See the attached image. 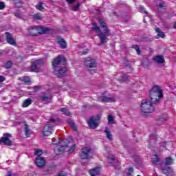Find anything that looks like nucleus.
Masks as SVG:
<instances>
[{
    "instance_id": "nucleus-1",
    "label": "nucleus",
    "mask_w": 176,
    "mask_h": 176,
    "mask_svg": "<svg viewBox=\"0 0 176 176\" xmlns=\"http://www.w3.org/2000/svg\"><path fill=\"white\" fill-rule=\"evenodd\" d=\"M98 23L101 27L103 28L104 32H101L100 27L97 25V23H93L92 30L96 32L98 36H99L100 40V43L104 44L108 42V36H111V30L107 27V23L102 19H98Z\"/></svg>"
},
{
    "instance_id": "nucleus-2",
    "label": "nucleus",
    "mask_w": 176,
    "mask_h": 176,
    "mask_svg": "<svg viewBox=\"0 0 176 176\" xmlns=\"http://www.w3.org/2000/svg\"><path fill=\"white\" fill-rule=\"evenodd\" d=\"M67 59L63 56H58L52 62V65L54 67V74L56 75L58 78H63V75L67 72V67H61V65H65V62Z\"/></svg>"
},
{
    "instance_id": "nucleus-3",
    "label": "nucleus",
    "mask_w": 176,
    "mask_h": 176,
    "mask_svg": "<svg viewBox=\"0 0 176 176\" xmlns=\"http://www.w3.org/2000/svg\"><path fill=\"white\" fill-rule=\"evenodd\" d=\"M150 98L153 104H159L160 98H163V91L159 86H154L150 91Z\"/></svg>"
},
{
    "instance_id": "nucleus-4",
    "label": "nucleus",
    "mask_w": 176,
    "mask_h": 176,
    "mask_svg": "<svg viewBox=\"0 0 176 176\" xmlns=\"http://www.w3.org/2000/svg\"><path fill=\"white\" fill-rule=\"evenodd\" d=\"M153 103L152 100L149 101L146 99H144L140 105L141 111L143 113H152L155 111V107H153Z\"/></svg>"
},
{
    "instance_id": "nucleus-5",
    "label": "nucleus",
    "mask_w": 176,
    "mask_h": 176,
    "mask_svg": "<svg viewBox=\"0 0 176 176\" xmlns=\"http://www.w3.org/2000/svg\"><path fill=\"white\" fill-rule=\"evenodd\" d=\"M69 142L67 139H64L63 140H61L60 142V145L61 147H56L55 148V151H58V152L60 153V152H64L65 150V148H69V153H72L74 151H75V148L76 145L75 144L72 145H69Z\"/></svg>"
},
{
    "instance_id": "nucleus-6",
    "label": "nucleus",
    "mask_w": 176,
    "mask_h": 176,
    "mask_svg": "<svg viewBox=\"0 0 176 176\" xmlns=\"http://www.w3.org/2000/svg\"><path fill=\"white\" fill-rule=\"evenodd\" d=\"M38 31H42L43 34H46V32H49V28L45 27H36L32 26L28 29V34L33 36H35L39 34Z\"/></svg>"
},
{
    "instance_id": "nucleus-7",
    "label": "nucleus",
    "mask_w": 176,
    "mask_h": 176,
    "mask_svg": "<svg viewBox=\"0 0 176 176\" xmlns=\"http://www.w3.org/2000/svg\"><path fill=\"white\" fill-rule=\"evenodd\" d=\"M80 159H91L93 157V151L89 147H85L81 149L80 153Z\"/></svg>"
},
{
    "instance_id": "nucleus-8",
    "label": "nucleus",
    "mask_w": 176,
    "mask_h": 176,
    "mask_svg": "<svg viewBox=\"0 0 176 176\" xmlns=\"http://www.w3.org/2000/svg\"><path fill=\"white\" fill-rule=\"evenodd\" d=\"M100 120H101V117L99 115L91 117L88 121V124L91 129L95 130L100 125Z\"/></svg>"
},
{
    "instance_id": "nucleus-9",
    "label": "nucleus",
    "mask_w": 176,
    "mask_h": 176,
    "mask_svg": "<svg viewBox=\"0 0 176 176\" xmlns=\"http://www.w3.org/2000/svg\"><path fill=\"white\" fill-rule=\"evenodd\" d=\"M3 137H1L0 139V144H4V145H7L8 146H12L13 145V142L10 140L9 138H12V134L9 133H3Z\"/></svg>"
},
{
    "instance_id": "nucleus-10",
    "label": "nucleus",
    "mask_w": 176,
    "mask_h": 176,
    "mask_svg": "<svg viewBox=\"0 0 176 176\" xmlns=\"http://www.w3.org/2000/svg\"><path fill=\"white\" fill-rule=\"evenodd\" d=\"M43 65V60H37L32 64L31 71L32 72H39V67Z\"/></svg>"
},
{
    "instance_id": "nucleus-11",
    "label": "nucleus",
    "mask_w": 176,
    "mask_h": 176,
    "mask_svg": "<svg viewBox=\"0 0 176 176\" xmlns=\"http://www.w3.org/2000/svg\"><path fill=\"white\" fill-rule=\"evenodd\" d=\"M160 168L163 174H166L167 176L173 175V168H171V166H168V165H166L164 164H160Z\"/></svg>"
},
{
    "instance_id": "nucleus-12",
    "label": "nucleus",
    "mask_w": 176,
    "mask_h": 176,
    "mask_svg": "<svg viewBox=\"0 0 176 176\" xmlns=\"http://www.w3.org/2000/svg\"><path fill=\"white\" fill-rule=\"evenodd\" d=\"M6 35V39L7 42L9 43V45H12V46H16L17 43H16V38H14V36H13V34H12L9 32H6L5 33Z\"/></svg>"
},
{
    "instance_id": "nucleus-13",
    "label": "nucleus",
    "mask_w": 176,
    "mask_h": 176,
    "mask_svg": "<svg viewBox=\"0 0 176 176\" xmlns=\"http://www.w3.org/2000/svg\"><path fill=\"white\" fill-rule=\"evenodd\" d=\"M54 127V124H47L44 126L43 131V135L44 137H49V135H52V130Z\"/></svg>"
},
{
    "instance_id": "nucleus-14",
    "label": "nucleus",
    "mask_w": 176,
    "mask_h": 176,
    "mask_svg": "<svg viewBox=\"0 0 176 176\" xmlns=\"http://www.w3.org/2000/svg\"><path fill=\"white\" fill-rule=\"evenodd\" d=\"M85 65H86L87 68H96V67H97V63H96V60L91 58H87L85 59Z\"/></svg>"
},
{
    "instance_id": "nucleus-15",
    "label": "nucleus",
    "mask_w": 176,
    "mask_h": 176,
    "mask_svg": "<svg viewBox=\"0 0 176 176\" xmlns=\"http://www.w3.org/2000/svg\"><path fill=\"white\" fill-rule=\"evenodd\" d=\"M156 6L157 8V10L160 12H163V10H166L167 9V5H166V3L162 0H157Z\"/></svg>"
},
{
    "instance_id": "nucleus-16",
    "label": "nucleus",
    "mask_w": 176,
    "mask_h": 176,
    "mask_svg": "<svg viewBox=\"0 0 176 176\" xmlns=\"http://www.w3.org/2000/svg\"><path fill=\"white\" fill-rule=\"evenodd\" d=\"M35 163L37 167H38V168H43V167L46 164L45 162V158L41 157H37V158L36 159Z\"/></svg>"
},
{
    "instance_id": "nucleus-17",
    "label": "nucleus",
    "mask_w": 176,
    "mask_h": 176,
    "mask_svg": "<svg viewBox=\"0 0 176 176\" xmlns=\"http://www.w3.org/2000/svg\"><path fill=\"white\" fill-rule=\"evenodd\" d=\"M99 101H102V102H113L115 101V98H108L107 96H100Z\"/></svg>"
},
{
    "instance_id": "nucleus-18",
    "label": "nucleus",
    "mask_w": 176,
    "mask_h": 176,
    "mask_svg": "<svg viewBox=\"0 0 176 176\" xmlns=\"http://www.w3.org/2000/svg\"><path fill=\"white\" fill-rule=\"evenodd\" d=\"M89 174L91 176L100 175V168H94L89 170Z\"/></svg>"
},
{
    "instance_id": "nucleus-19",
    "label": "nucleus",
    "mask_w": 176,
    "mask_h": 176,
    "mask_svg": "<svg viewBox=\"0 0 176 176\" xmlns=\"http://www.w3.org/2000/svg\"><path fill=\"white\" fill-rule=\"evenodd\" d=\"M153 60L155 63H157V64H163V63H164V58H163V56H156L154 57Z\"/></svg>"
},
{
    "instance_id": "nucleus-20",
    "label": "nucleus",
    "mask_w": 176,
    "mask_h": 176,
    "mask_svg": "<svg viewBox=\"0 0 176 176\" xmlns=\"http://www.w3.org/2000/svg\"><path fill=\"white\" fill-rule=\"evenodd\" d=\"M19 80H21V82H23L25 85H30L31 83V78L28 76L21 77Z\"/></svg>"
},
{
    "instance_id": "nucleus-21",
    "label": "nucleus",
    "mask_w": 176,
    "mask_h": 176,
    "mask_svg": "<svg viewBox=\"0 0 176 176\" xmlns=\"http://www.w3.org/2000/svg\"><path fill=\"white\" fill-rule=\"evenodd\" d=\"M104 133L106 134L107 140H109V141H112V133H111V131H109V128L108 126L105 127Z\"/></svg>"
},
{
    "instance_id": "nucleus-22",
    "label": "nucleus",
    "mask_w": 176,
    "mask_h": 176,
    "mask_svg": "<svg viewBox=\"0 0 176 176\" xmlns=\"http://www.w3.org/2000/svg\"><path fill=\"white\" fill-rule=\"evenodd\" d=\"M58 43L60 45V46L62 49L67 48V42H65L63 38H59L58 40Z\"/></svg>"
},
{
    "instance_id": "nucleus-23",
    "label": "nucleus",
    "mask_w": 176,
    "mask_h": 176,
    "mask_svg": "<svg viewBox=\"0 0 176 176\" xmlns=\"http://www.w3.org/2000/svg\"><path fill=\"white\" fill-rule=\"evenodd\" d=\"M160 160V158H159V155H153L151 157V162L153 164H157Z\"/></svg>"
},
{
    "instance_id": "nucleus-24",
    "label": "nucleus",
    "mask_w": 176,
    "mask_h": 176,
    "mask_svg": "<svg viewBox=\"0 0 176 176\" xmlns=\"http://www.w3.org/2000/svg\"><path fill=\"white\" fill-rule=\"evenodd\" d=\"M32 103V100H31V98H28L24 100L22 104V107L23 108H27V107H29V105H31Z\"/></svg>"
},
{
    "instance_id": "nucleus-25",
    "label": "nucleus",
    "mask_w": 176,
    "mask_h": 176,
    "mask_svg": "<svg viewBox=\"0 0 176 176\" xmlns=\"http://www.w3.org/2000/svg\"><path fill=\"white\" fill-rule=\"evenodd\" d=\"M160 164H166V166H171L173 164V158L168 157L166 158V162H161Z\"/></svg>"
},
{
    "instance_id": "nucleus-26",
    "label": "nucleus",
    "mask_w": 176,
    "mask_h": 176,
    "mask_svg": "<svg viewBox=\"0 0 176 176\" xmlns=\"http://www.w3.org/2000/svg\"><path fill=\"white\" fill-rule=\"evenodd\" d=\"M15 8H21L24 3V1L21 0H14Z\"/></svg>"
},
{
    "instance_id": "nucleus-27",
    "label": "nucleus",
    "mask_w": 176,
    "mask_h": 176,
    "mask_svg": "<svg viewBox=\"0 0 176 176\" xmlns=\"http://www.w3.org/2000/svg\"><path fill=\"white\" fill-rule=\"evenodd\" d=\"M67 123L70 126V127L73 129V130L76 131V125L75 124V122H74V120L69 119L67 120Z\"/></svg>"
},
{
    "instance_id": "nucleus-28",
    "label": "nucleus",
    "mask_w": 176,
    "mask_h": 176,
    "mask_svg": "<svg viewBox=\"0 0 176 176\" xmlns=\"http://www.w3.org/2000/svg\"><path fill=\"white\" fill-rule=\"evenodd\" d=\"M3 67L6 69H10V68L13 67V63L12 62V60H9L5 65H3Z\"/></svg>"
},
{
    "instance_id": "nucleus-29",
    "label": "nucleus",
    "mask_w": 176,
    "mask_h": 176,
    "mask_svg": "<svg viewBox=\"0 0 176 176\" xmlns=\"http://www.w3.org/2000/svg\"><path fill=\"white\" fill-rule=\"evenodd\" d=\"M155 32H157V36L160 38H164V32H162V30L159 28H155Z\"/></svg>"
},
{
    "instance_id": "nucleus-30",
    "label": "nucleus",
    "mask_w": 176,
    "mask_h": 176,
    "mask_svg": "<svg viewBox=\"0 0 176 176\" xmlns=\"http://www.w3.org/2000/svg\"><path fill=\"white\" fill-rule=\"evenodd\" d=\"M80 8V3H78L76 5H72L71 6V9L72 10H74V12H78Z\"/></svg>"
},
{
    "instance_id": "nucleus-31",
    "label": "nucleus",
    "mask_w": 176,
    "mask_h": 176,
    "mask_svg": "<svg viewBox=\"0 0 176 176\" xmlns=\"http://www.w3.org/2000/svg\"><path fill=\"white\" fill-rule=\"evenodd\" d=\"M36 9H38V10H43L45 9V7H43V2L41 1L36 6Z\"/></svg>"
},
{
    "instance_id": "nucleus-32",
    "label": "nucleus",
    "mask_w": 176,
    "mask_h": 176,
    "mask_svg": "<svg viewBox=\"0 0 176 176\" xmlns=\"http://www.w3.org/2000/svg\"><path fill=\"white\" fill-rule=\"evenodd\" d=\"M40 101H42V102H47L49 101V96H40Z\"/></svg>"
},
{
    "instance_id": "nucleus-33",
    "label": "nucleus",
    "mask_w": 176,
    "mask_h": 176,
    "mask_svg": "<svg viewBox=\"0 0 176 176\" xmlns=\"http://www.w3.org/2000/svg\"><path fill=\"white\" fill-rule=\"evenodd\" d=\"M121 80L123 82H127L129 80V76L126 74H122L120 75Z\"/></svg>"
},
{
    "instance_id": "nucleus-34",
    "label": "nucleus",
    "mask_w": 176,
    "mask_h": 176,
    "mask_svg": "<svg viewBox=\"0 0 176 176\" xmlns=\"http://www.w3.org/2000/svg\"><path fill=\"white\" fill-rule=\"evenodd\" d=\"M43 153V152L42 151V150H39L36 148L34 150V155H36V156H38V157H41Z\"/></svg>"
},
{
    "instance_id": "nucleus-35",
    "label": "nucleus",
    "mask_w": 176,
    "mask_h": 176,
    "mask_svg": "<svg viewBox=\"0 0 176 176\" xmlns=\"http://www.w3.org/2000/svg\"><path fill=\"white\" fill-rule=\"evenodd\" d=\"M34 20H41L42 19V15L40 13L35 14L33 15Z\"/></svg>"
},
{
    "instance_id": "nucleus-36",
    "label": "nucleus",
    "mask_w": 176,
    "mask_h": 176,
    "mask_svg": "<svg viewBox=\"0 0 176 176\" xmlns=\"http://www.w3.org/2000/svg\"><path fill=\"white\" fill-rule=\"evenodd\" d=\"M60 112H63V113H65V115H66L67 116H69V115H71V112L68 111V110L65 108H62L60 109Z\"/></svg>"
},
{
    "instance_id": "nucleus-37",
    "label": "nucleus",
    "mask_w": 176,
    "mask_h": 176,
    "mask_svg": "<svg viewBox=\"0 0 176 176\" xmlns=\"http://www.w3.org/2000/svg\"><path fill=\"white\" fill-rule=\"evenodd\" d=\"M132 49H135L138 54H141V50H140V45H132Z\"/></svg>"
},
{
    "instance_id": "nucleus-38",
    "label": "nucleus",
    "mask_w": 176,
    "mask_h": 176,
    "mask_svg": "<svg viewBox=\"0 0 176 176\" xmlns=\"http://www.w3.org/2000/svg\"><path fill=\"white\" fill-rule=\"evenodd\" d=\"M25 135H28L30 134V129L28 128V124H25Z\"/></svg>"
},
{
    "instance_id": "nucleus-39",
    "label": "nucleus",
    "mask_w": 176,
    "mask_h": 176,
    "mask_svg": "<svg viewBox=\"0 0 176 176\" xmlns=\"http://www.w3.org/2000/svg\"><path fill=\"white\" fill-rule=\"evenodd\" d=\"M108 122H109V123H111V124H113V117L112 116V115H109Z\"/></svg>"
},
{
    "instance_id": "nucleus-40",
    "label": "nucleus",
    "mask_w": 176,
    "mask_h": 176,
    "mask_svg": "<svg viewBox=\"0 0 176 176\" xmlns=\"http://www.w3.org/2000/svg\"><path fill=\"white\" fill-rule=\"evenodd\" d=\"M133 171H134V169L133 168V167L129 168L128 170L127 176H131V174H133Z\"/></svg>"
},
{
    "instance_id": "nucleus-41",
    "label": "nucleus",
    "mask_w": 176,
    "mask_h": 176,
    "mask_svg": "<svg viewBox=\"0 0 176 176\" xmlns=\"http://www.w3.org/2000/svg\"><path fill=\"white\" fill-rule=\"evenodd\" d=\"M67 175V172H60L56 176H66Z\"/></svg>"
},
{
    "instance_id": "nucleus-42",
    "label": "nucleus",
    "mask_w": 176,
    "mask_h": 176,
    "mask_svg": "<svg viewBox=\"0 0 176 176\" xmlns=\"http://www.w3.org/2000/svg\"><path fill=\"white\" fill-rule=\"evenodd\" d=\"M2 9H5V3L4 2H0V10H2Z\"/></svg>"
},
{
    "instance_id": "nucleus-43",
    "label": "nucleus",
    "mask_w": 176,
    "mask_h": 176,
    "mask_svg": "<svg viewBox=\"0 0 176 176\" xmlns=\"http://www.w3.org/2000/svg\"><path fill=\"white\" fill-rule=\"evenodd\" d=\"M6 78L3 76H0V83H2V82H5Z\"/></svg>"
},
{
    "instance_id": "nucleus-44",
    "label": "nucleus",
    "mask_w": 176,
    "mask_h": 176,
    "mask_svg": "<svg viewBox=\"0 0 176 176\" xmlns=\"http://www.w3.org/2000/svg\"><path fill=\"white\" fill-rule=\"evenodd\" d=\"M66 2H67V3H69V5H72V3L75 2V0H66Z\"/></svg>"
},
{
    "instance_id": "nucleus-45",
    "label": "nucleus",
    "mask_w": 176,
    "mask_h": 176,
    "mask_svg": "<svg viewBox=\"0 0 176 176\" xmlns=\"http://www.w3.org/2000/svg\"><path fill=\"white\" fill-rule=\"evenodd\" d=\"M53 170V168H49L47 170V174H52V170Z\"/></svg>"
},
{
    "instance_id": "nucleus-46",
    "label": "nucleus",
    "mask_w": 176,
    "mask_h": 176,
    "mask_svg": "<svg viewBox=\"0 0 176 176\" xmlns=\"http://www.w3.org/2000/svg\"><path fill=\"white\" fill-rule=\"evenodd\" d=\"M33 89H34V91H38L40 88H39V87H38V86H34V87H33Z\"/></svg>"
},
{
    "instance_id": "nucleus-47",
    "label": "nucleus",
    "mask_w": 176,
    "mask_h": 176,
    "mask_svg": "<svg viewBox=\"0 0 176 176\" xmlns=\"http://www.w3.org/2000/svg\"><path fill=\"white\" fill-rule=\"evenodd\" d=\"M142 12H143L144 14H148V11L145 10V8H142Z\"/></svg>"
},
{
    "instance_id": "nucleus-48",
    "label": "nucleus",
    "mask_w": 176,
    "mask_h": 176,
    "mask_svg": "<svg viewBox=\"0 0 176 176\" xmlns=\"http://www.w3.org/2000/svg\"><path fill=\"white\" fill-rule=\"evenodd\" d=\"M50 122L51 123H55L56 119L52 118V119L50 120Z\"/></svg>"
},
{
    "instance_id": "nucleus-49",
    "label": "nucleus",
    "mask_w": 176,
    "mask_h": 176,
    "mask_svg": "<svg viewBox=\"0 0 176 176\" xmlns=\"http://www.w3.org/2000/svg\"><path fill=\"white\" fill-rule=\"evenodd\" d=\"M14 16H16V17L20 18V14L19 13L15 12Z\"/></svg>"
},
{
    "instance_id": "nucleus-50",
    "label": "nucleus",
    "mask_w": 176,
    "mask_h": 176,
    "mask_svg": "<svg viewBox=\"0 0 176 176\" xmlns=\"http://www.w3.org/2000/svg\"><path fill=\"white\" fill-rule=\"evenodd\" d=\"M109 159H111V160H115V156L111 155V157H109Z\"/></svg>"
},
{
    "instance_id": "nucleus-51",
    "label": "nucleus",
    "mask_w": 176,
    "mask_h": 176,
    "mask_svg": "<svg viewBox=\"0 0 176 176\" xmlns=\"http://www.w3.org/2000/svg\"><path fill=\"white\" fill-rule=\"evenodd\" d=\"M7 176H12V172L8 171V175Z\"/></svg>"
},
{
    "instance_id": "nucleus-52",
    "label": "nucleus",
    "mask_w": 176,
    "mask_h": 176,
    "mask_svg": "<svg viewBox=\"0 0 176 176\" xmlns=\"http://www.w3.org/2000/svg\"><path fill=\"white\" fill-rule=\"evenodd\" d=\"M81 54H87V51L82 52Z\"/></svg>"
},
{
    "instance_id": "nucleus-53",
    "label": "nucleus",
    "mask_w": 176,
    "mask_h": 176,
    "mask_svg": "<svg viewBox=\"0 0 176 176\" xmlns=\"http://www.w3.org/2000/svg\"><path fill=\"white\" fill-rule=\"evenodd\" d=\"M163 148H166V143L162 145Z\"/></svg>"
},
{
    "instance_id": "nucleus-54",
    "label": "nucleus",
    "mask_w": 176,
    "mask_h": 176,
    "mask_svg": "<svg viewBox=\"0 0 176 176\" xmlns=\"http://www.w3.org/2000/svg\"><path fill=\"white\" fill-rule=\"evenodd\" d=\"M6 163H8V164H10V161H7Z\"/></svg>"
},
{
    "instance_id": "nucleus-55",
    "label": "nucleus",
    "mask_w": 176,
    "mask_h": 176,
    "mask_svg": "<svg viewBox=\"0 0 176 176\" xmlns=\"http://www.w3.org/2000/svg\"><path fill=\"white\" fill-rule=\"evenodd\" d=\"M114 14L116 15V12H114Z\"/></svg>"
}]
</instances>
